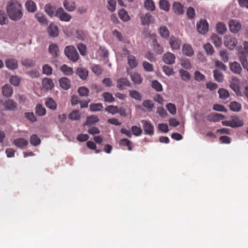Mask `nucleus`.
<instances>
[{"label":"nucleus","instance_id":"1","mask_svg":"<svg viewBox=\"0 0 248 248\" xmlns=\"http://www.w3.org/2000/svg\"><path fill=\"white\" fill-rule=\"evenodd\" d=\"M6 10L9 17L13 20H18L22 16L21 5L16 0L10 1Z\"/></svg>","mask_w":248,"mask_h":248},{"label":"nucleus","instance_id":"2","mask_svg":"<svg viewBox=\"0 0 248 248\" xmlns=\"http://www.w3.org/2000/svg\"><path fill=\"white\" fill-rule=\"evenodd\" d=\"M64 53L68 58L73 62H76L78 60V54L73 46H67L64 49Z\"/></svg>","mask_w":248,"mask_h":248},{"label":"nucleus","instance_id":"3","mask_svg":"<svg viewBox=\"0 0 248 248\" xmlns=\"http://www.w3.org/2000/svg\"><path fill=\"white\" fill-rule=\"evenodd\" d=\"M123 51L125 55H127V63L129 67L133 69L136 67L138 65V61L136 58L132 55L130 54V52L126 48H123Z\"/></svg>","mask_w":248,"mask_h":248},{"label":"nucleus","instance_id":"4","mask_svg":"<svg viewBox=\"0 0 248 248\" xmlns=\"http://www.w3.org/2000/svg\"><path fill=\"white\" fill-rule=\"evenodd\" d=\"M144 133L145 135L152 136L154 134V127L151 123L146 120H142Z\"/></svg>","mask_w":248,"mask_h":248},{"label":"nucleus","instance_id":"5","mask_svg":"<svg viewBox=\"0 0 248 248\" xmlns=\"http://www.w3.org/2000/svg\"><path fill=\"white\" fill-rule=\"evenodd\" d=\"M237 44V39L231 35L226 36L224 38V45L230 49H233Z\"/></svg>","mask_w":248,"mask_h":248},{"label":"nucleus","instance_id":"6","mask_svg":"<svg viewBox=\"0 0 248 248\" xmlns=\"http://www.w3.org/2000/svg\"><path fill=\"white\" fill-rule=\"evenodd\" d=\"M55 15L62 21L68 22L71 19V16L64 12V10L62 8H59L58 9Z\"/></svg>","mask_w":248,"mask_h":248},{"label":"nucleus","instance_id":"7","mask_svg":"<svg viewBox=\"0 0 248 248\" xmlns=\"http://www.w3.org/2000/svg\"><path fill=\"white\" fill-rule=\"evenodd\" d=\"M198 32L201 34H205L208 31V24L206 20L201 19L197 23Z\"/></svg>","mask_w":248,"mask_h":248},{"label":"nucleus","instance_id":"8","mask_svg":"<svg viewBox=\"0 0 248 248\" xmlns=\"http://www.w3.org/2000/svg\"><path fill=\"white\" fill-rule=\"evenodd\" d=\"M229 25L230 31L234 33L238 32L241 28V25L240 23L238 21L236 20H230Z\"/></svg>","mask_w":248,"mask_h":248},{"label":"nucleus","instance_id":"9","mask_svg":"<svg viewBox=\"0 0 248 248\" xmlns=\"http://www.w3.org/2000/svg\"><path fill=\"white\" fill-rule=\"evenodd\" d=\"M172 10L178 16L182 15L184 13V6L180 2L173 3Z\"/></svg>","mask_w":248,"mask_h":248},{"label":"nucleus","instance_id":"10","mask_svg":"<svg viewBox=\"0 0 248 248\" xmlns=\"http://www.w3.org/2000/svg\"><path fill=\"white\" fill-rule=\"evenodd\" d=\"M117 82V87L121 90L124 89L126 87H130L131 85L130 81L126 78L118 79Z\"/></svg>","mask_w":248,"mask_h":248},{"label":"nucleus","instance_id":"11","mask_svg":"<svg viewBox=\"0 0 248 248\" xmlns=\"http://www.w3.org/2000/svg\"><path fill=\"white\" fill-rule=\"evenodd\" d=\"M47 32L50 36L56 37L59 35V30L58 27L53 23H51L48 28Z\"/></svg>","mask_w":248,"mask_h":248},{"label":"nucleus","instance_id":"12","mask_svg":"<svg viewBox=\"0 0 248 248\" xmlns=\"http://www.w3.org/2000/svg\"><path fill=\"white\" fill-rule=\"evenodd\" d=\"M231 120L232 128L241 127L244 125L243 120L236 115L232 116Z\"/></svg>","mask_w":248,"mask_h":248},{"label":"nucleus","instance_id":"13","mask_svg":"<svg viewBox=\"0 0 248 248\" xmlns=\"http://www.w3.org/2000/svg\"><path fill=\"white\" fill-rule=\"evenodd\" d=\"M175 56L171 53L168 52L163 56V62L168 64H172L175 62Z\"/></svg>","mask_w":248,"mask_h":248},{"label":"nucleus","instance_id":"14","mask_svg":"<svg viewBox=\"0 0 248 248\" xmlns=\"http://www.w3.org/2000/svg\"><path fill=\"white\" fill-rule=\"evenodd\" d=\"M3 106L5 109L8 110H15L16 109L17 105L16 102L11 99H8L3 102Z\"/></svg>","mask_w":248,"mask_h":248},{"label":"nucleus","instance_id":"15","mask_svg":"<svg viewBox=\"0 0 248 248\" xmlns=\"http://www.w3.org/2000/svg\"><path fill=\"white\" fill-rule=\"evenodd\" d=\"M28 143V140L23 138L15 139L13 141V144L17 147L20 148L26 147Z\"/></svg>","mask_w":248,"mask_h":248},{"label":"nucleus","instance_id":"16","mask_svg":"<svg viewBox=\"0 0 248 248\" xmlns=\"http://www.w3.org/2000/svg\"><path fill=\"white\" fill-rule=\"evenodd\" d=\"M6 67L11 70H15L17 68V61L14 59H8L5 61Z\"/></svg>","mask_w":248,"mask_h":248},{"label":"nucleus","instance_id":"17","mask_svg":"<svg viewBox=\"0 0 248 248\" xmlns=\"http://www.w3.org/2000/svg\"><path fill=\"white\" fill-rule=\"evenodd\" d=\"M59 84L60 87L63 90H68L70 87V81L66 77L61 78L59 79Z\"/></svg>","mask_w":248,"mask_h":248},{"label":"nucleus","instance_id":"18","mask_svg":"<svg viewBox=\"0 0 248 248\" xmlns=\"http://www.w3.org/2000/svg\"><path fill=\"white\" fill-rule=\"evenodd\" d=\"M225 118V116L224 115L219 113H214L209 115L207 117V119L209 121L214 122H218Z\"/></svg>","mask_w":248,"mask_h":248},{"label":"nucleus","instance_id":"19","mask_svg":"<svg viewBox=\"0 0 248 248\" xmlns=\"http://www.w3.org/2000/svg\"><path fill=\"white\" fill-rule=\"evenodd\" d=\"M170 45L172 49H178L180 47V41L177 38L171 36L170 39Z\"/></svg>","mask_w":248,"mask_h":248},{"label":"nucleus","instance_id":"20","mask_svg":"<svg viewBox=\"0 0 248 248\" xmlns=\"http://www.w3.org/2000/svg\"><path fill=\"white\" fill-rule=\"evenodd\" d=\"M230 69L234 73L240 74L242 71L240 64L237 62L230 63Z\"/></svg>","mask_w":248,"mask_h":248},{"label":"nucleus","instance_id":"21","mask_svg":"<svg viewBox=\"0 0 248 248\" xmlns=\"http://www.w3.org/2000/svg\"><path fill=\"white\" fill-rule=\"evenodd\" d=\"M131 80L136 84H140L142 81L140 75L137 72L132 73L130 74Z\"/></svg>","mask_w":248,"mask_h":248},{"label":"nucleus","instance_id":"22","mask_svg":"<svg viewBox=\"0 0 248 248\" xmlns=\"http://www.w3.org/2000/svg\"><path fill=\"white\" fill-rule=\"evenodd\" d=\"M49 52L54 57H57L59 55V50L56 44H51L48 48Z\"/></svg>","mask_w":248,"mask_h":248},{"label":"nucleus","instance_id":"23","mask_svg":"<svg viewBox=\"0 0 248 248\" xmlns=\"http://www.w3.org/2000/svg\"><path fill=\"white\" fill-rule=\"evenodd\" d=\"M43 87L46 89L50 90L54 87V84L51 79L49 78H44L42 80Z\"/></svg>","mask_w":248,"mask_h":248},{"label":"nucleus","instance_id":"24","mask_svg":"<svg viewBox=\"0 0 248 248\" xmlns=\"http://www.w3.org/2000/svg\"><path fill=\"white\" fill-rule=\"evenodd\" d=\"M99 121V119L97 116L92 115L87 117L86 121L84 124L90 126L98 122Z\"/></svg>","mask_w":248,"mask_h":248},{"label":"nucleus","instance_id":"25","mask_svg":"<svg viewBox=\"0 0 248 248\" xmlns=\"http://www.w3.org/2000/svg\"><path fill=\"white\" fill-rule=\"evenodd\" d=\"M76 73L82 80L86 79L88 75V72L87 70L82 67L78 68Z\"/></svg>","mask_w":248,"mask_h":248},{"label":"nucleus","instance_id":"26","mask_svg":"<svg viewBox=\"0 0 248 248\" xmlns=\"http://www.w3.org/2000/svg\"><path fill=\"white\" fill-rule=\"evenodd\" d=\"M159 7L160 9L168 12L170 9V3L168 0H159Z\"/></svg>","mask_w":248,"mask_h":248},{"label":"nucleus","instance_id":"27","mask_svg":"<svg viewBox=\"0 0 248 248\" xmlns=\"http://www.w3.org/2000/svg\"><path fill=\"white\" fill-rule=\"evenodd\" d=\"M183 53L188 56H191L194 53L193 50L191 46L189 45H184L182 48Z\"/></svg>","mask_w":248,"mask_h":248},{"label":"nucleus","instance_id":"28","mask_svg":"<svg viewBox=\"0 0 248 248\" xmlns=\"http://www.w3.org/2000/svg\"><path fill=\"white\" fill-rule=\"evenodd\" d=\"M27 11L29 12H34L36 10V4L32 0H28L25 3Z\"/></svg>","mask_w":248,"mask_h":248},{"label":"nucleus","instance_id":"29","mask_svg":"<svg viewBox=\"0 0 248 248\" xmlns=\"http://www.w3.org/2000/svg\"><path fill=\"white\" fill-rule=\"evenodd\" d=\"M61 71L66 76H70L73 74V69L68 66L66 64H63L60 68Z\"/></svg>","mask_w":248,"mask_h":248},{"label":"nucleus","instance_id":"30","mask_svg":"<svg viewBox=\"0 0 248 248\" xmlns=\"http://www.w3.org/2000/svg\"><path fill=\"white\" fill-rule=\"evenodd\" d=\"M3 95L9 97L13 93L12 88L9 85H5L2 88Z\"/></svg>","mask_w":248,"mask_h":248},{"label":"nucleus","instance_id":"31","mask_svg":"<svg viewBox=\"0 0 248 248\" xmlns=\"http://www.w3.org/2000/svg\"><path fill=\"white\" fill-rule=\"evenodd\" d=\"M152 16L149 13L141 16V21L143 25H148L151 22Z\"/></svg>","mask_w":248,"mask_h":248},{"label":"nucleus","instance_id":"32","mask_svg":"<svg viewBox=\"0 0 248 248\" xmlns=\"http://www.w3.org/2000/svg\"><path fill=\"white\" fill-rule=\"evenodd\" d=\"M119 144L122 146H127L129 151L132 150V142L127 139H122L119 141Z\"/></svg>","mask_w":248,"mask_h":248},{"label":"nucleus","instance_id":"33","mask_svg":"<svg viewBox=\"0 0 248 248\" xmlns=\"http://www.w3.org/2000/svg\"><path fill=\"white\" fill-rule=\"evenodd\" d=\"M118 15L119 17L124 21H127L130 20V16L127 12L123 9L119 11Z\"/></svg>","mask_w":248,"mask_h":248},{"label":"nucleus","instance_id":"34","mask_svg":"<svg viewBox=\"0 0 248 248\" xmlns=\"http://www.w3.org/2000/svg\"><path fill=\"white\" fill-rule=\"evenodd\" d=\"M216 30L218 33L223 34L226 32L227 28L224 23L219 22L216 25Z\"/></svg>","mask_w":248,"mask_h":248},{"label":"nucleus","instance_id":"35","mask_svg":"<svg viewBox=\"0 0 248 248\" xmlns=\"http://www.w3.org/2000/svg\"><path fill=\"white\" fill-rule=\"evenodd\" d=\"M46 106L52 110H55L57 108V105L55 101L51 98H49L45 103Z\"/></svg>","mask_w":248,"mask_h":248},{"label":"nucleus","instance_id":"36","mask_svg":"<svg viewBox=\"0 0 248 248\" xmlns=\"http://www.w3.org/2000/svg\"><path fill=\"white\" fill-rule=\"evenodd\" d=\"M63 6L66 10L68 11H73L75 9V4L74 2L65 0L63 2Z\"/></svg>","mask_w":248,"mask_h":248},{"label":"nucleus","instance_id":"37","mask_svg":"<svg viewBox=\"0 0 248 248\" xmlns=\"http://www.w3.org/2000/svg\"><path fill=\"white\" fill-rule=\"evenodd\" d=\"M218 93L219 94V98L222 99H226L230 96L229 92L223 88L219 89Z\"/></svg>","mask_w":248,"mask_h":248},{"label":"nucleus","instance_id":"38","mask_svg":"<svg viewBox=\"0 0 248 248\" xmlns=\"http://www.w3.org/2000/svg\"><path fill=\"white\" fill-rule=\"evenodd\" d=\"M35 113L38 116H43L46 114V110L42 105L39 104L35 108Z\"/></svg>","mask_w":248,"mask_h":248},{"label":"nucleus","instance_id":"39","mask_svg":"<svg viewBox=\"0 0 248 248\" xmlns=\"http://www.w3.org/2000/svg\"><path fill=\"white\" fill-rule=\"evenodd\" d=\"M230 108L233 111L238 112L241 108V105L239 103L233 101L230 103L229 105Z\"/></svg>","mask_w":248,"mask_h":248},{"label":"nucleus","instance_id":"40","mask_svg":"<svg viewBox=\"0 0 248 248\" xmlns=\"http://www.w3.org/2000/svg\"><path fill=\"white\" fill-rule=\"evenodd\" d=\"M212 42L216 46H219L222 44V39L216 34L211 36Z\"/></svg>","mask_w":248,"mask_h":248},{"label":"nucleus","instance_id":"41","mask_svg":"<svg viewBox=\"0 0 248 248\" xmlns=\"http://www.w3.org/2000/svg\"><path fill=\"white\" fill-rule=\"evenodd\" d=\"M90 110L93 112L101 111L103 108V106L101 103H95L90 105Z\"/></svg>","mask_w":248,"mask_h":248},{"label":"nucleus","instance_id":"42","mask_svg":"<svg viewBox=\"0 0 248 248\" xmlns=\"http://www.w3.org/2000/svg\"><path fill=\"white\" fill-rule=\"evenodd\" d=\"M144 7L148 10L154 11L155 9V5L153 0H146L144 3Z\"/></svg>","mask_w":248,"mask_h":248},{"label":"nucleus","instance_id":"43","mask_svg":"<svg viewBox=\"0 0 248 248\" xmlns=\"http://www.w3.org/2000/svg\"><path fill=\"white\" fill-rule=\"evenodd\" d=\"M129 94L131 98L136 100H140L141 99V94L136 90H129Z\"/></svg>","mask_w":248,"mask_h":248},{"label":"nucleus","instance_id":"44","mask_svg":"<svg viewBox=\"0 0 248 248\" xmlns=\"http://www.w3.org/2000/svg\"><path fill=\"white\" fill-rule=\"evenodd\" d=\"M142 105L149 111H151L154 107V104L150 100H144L142 102Z\"/></svg>","mask_w":248,"mask_h":248},{"label":"nucleus","instance_id":"45","mask_svg":"<svg viewBox=\"0 0 248 248\" xmlns=\"http://www.w3.org/2000/svg\"><path fill=\"white\" fill-rule=\"evenodd\" d=\"M179 73L181 78L184 81H188L190 79V75L189 73L183 69L179 70Z\"/></svg>","mask_w":248,"mask_h":248},{"label":"nucleus","instance_id":"46","mask_svg":"<svg viewBox=\"0 0 248 248\" xmlns=\"http://www.w3.org/2000/svg\"><path fill=\"white\" fill-rule=\"evenodd\" d=\"M102 96L104 99L105 102L112 103L113 102L115 99L113 96L112 94L108 92H105L103 93Z\"/></svg>","mask_w":248,"mask_h":248},{"label":"nucleus","instance_id":"47","mask_svg":"<svg viewBox=\"0 0 248 248\" xmlns=\"http://www.w3.org/2000/svg\"><path fill=\"white\" fill-rule=\"evenodd\" d=\"M214 77L215 80L218 82H221L223 80V75L218 70H215L213 72Z\"/></svg>","mask_w":248,"mask_h":248},{"label":"nucleus","instance_id":"48","mask_svg":"<svg viewBox=\"0 0 248 248\" xmlns=\"http://www.w3.org/2000/svg\"><path fill=\"white\" fill-rule=\"evenodd\" d=\"M30 142L32 145L36 146L40 144L41 140L37 135L33 134L31 137Z\"/></svg>","mask_w":248,"mask_h":248},{"label":"nucleus","instance_id":"49","mask_svg":"<svg viewBox=\"0 0 248 248\" xmlns=\"http://www.w3.org/2000/svg\"><path fill=\"white\" fill-rule=\"evenodd\" d=\"M80 118V114L77 110H73L69 115V118L71 120H78Z\"/></svg>","mask_w":248,"mask_h":248},{"label":"nucleus","instance_id":"50","mask_svg":"<svg viewBox=\"0 0 248 248\" xmlns=\"http://www.w3.org/2000/svg\"><path fill=\"white\" fill-rule=\"evenodd\" d=\"M230 87L236 93L237 95H242L238 83L235 82H232L230 85Z\"/></svg>","mask_w":248,"mask_h":248},{"label":"nucleus","instance_id":"51","mask_svg":"<svg viewBox=\"0 0 248 248\" xmlns=\"http://www.w3.org/2000/svg\"><path fill=\"white\" fill-rule=\"evenodd\" d=\"M159 33L162 37L165 38H168L170 34L169 31L165 26L161 27L160 28Z\"/></svg>","mask_w":248,"mask_h":248},{"label":"nucleus","instance_id":"52","mask_svg":"<svg viewBox=\"0 0 248 248\" xmlns=\"http://www.w3.org/2000/svg\"><path fill=\"white\" fill-rule=\"evenodd\" d=\"M186 15L187 18L189 19H192L195 17V11L194 9L192 7H189L187 8Z\"/></svg>","mask_w":248,"mask_h":248},{"label":"nucleus","instance_id":"53","mask_svg":"<svg viewBox=\"0 0 248 248\" xmlns=\"http://www.w3.org/2000/svg\"><path fill=\"white\" fill-rule=\"evenodd\" d=\"M105 110L110 113L114 114L118 113L119 108L117 106L110 105L105 108Z\"/></svg>","mask_w":248,"mask_h":248},{"label":"nucleus","instance_id":"54","mask_svg":"<svg viewBox=\"0 0 248 248\" xmlns=\"http://www.w3.org/2000/svg\"><path fill=\"white\" fill-rule=\"evenodd\" d=\"M131 132L136 136H140L142 132L141 128L136 125L132 126L131 128Z\"/></svg>","mask_w":248,"mask_h":248},{"label":"nucleus","instance_id":"55","mask_svg":"<svg viewBox=\"0 0 248 248\" xmlns=\"http://www.w3.org/2000/svg\"><path fill=\"white\" fill-rule=\"evenodd\" d=\"M203 48L207 55H212L214 52L212 46L209 43H206L203 46Z\"/></svg>","mask_w":248,"mask_h":248},{"label":"nucleus","instance_id":"56","mask_svg":"<svg viewBox=\"0 0 248 248\" xmlns=\"http://www.w3.org/2000/svg\"><path fill=\"white\" fill-rule=\"evenodd\" d=\"M35 17L40 23L43 24H47V19L42 13L36 14L35 15Z\"/></svg>","mask_w":248,"mask_h":248},{"label":"nucleus","instance_id":"57","mask_svg":"<svg viewBox=\"0 0 248 248\" xmlns=\"http://www.w3.org/2000/svg\"><path fill=\"white\" fill-rule=\"evenodd\" d=\"M154 49L155 51L159 54H161L163 52V49L157 42L156 40H155L154 42Z\"/></svg>","mask_w":248,"mask_h":248},{"label":"nucleus","instance_id":"58","mask_svg":"<svg viewBox=\"0 0 248 248\" xmlns=\"http://www.w3.org/2000/svg\"><path fill=\"white\" fill-rule=\"evenodd\" d=\"M166 108L169 112L172 114H175L176 113V108L174 104L172 103H168L166 105Z\"/></svg>","mask_w":248,"mask_h":248},{"label":"nucleus","instance_id":"59","mask_svg":"<svg viewBox=\"0 0 248 248\" xmlns=\"http://www.w3.org/2000/svg\"><path fill=\"white\" fill-rule=\"evenodd\" d=\"M43 74L47 76L50 75L52 73V68L48 64H45L43 66Z\"/></svg>","mask_w":248,"mask_h":248},{"label":"nucleus","instance_id":"60","mask_svg":"<svg viewBox=\"0 0 248 248\" xmlns=\"http://www.w3.org/2000/svg\"><path fill=\"white\" fill-rule=\"evenodd\" d=\"M194 79L197 81H203L205 79V76L198 71L194 73Z\"/></svg>","mask_w":248,"mask_h":248},{"label":"nucleus","instance_id":"61","mask_svg":"<svg viewBox=\"0 0 248 248\" xmlns=\"http://www.w3.org/2000/svg\"><path fill=\"white\" fill-rule=\"evenodd\" d=\"M152 87L157 92H161L162 91V86L161 84L156 80L152 81Z\"/></svg>","mask_w":248,"mask_h":248},{"label":"nucleus","instance_id":"62","mask_svg":"<svg viewBox=\"0 0 248 248\" xmlns=\"http://www.w3.org/2000/svg\"><path fill=\"white\" fill-rule=\"evenodd\" d=\"M78 93L81 96H86L88 95L89 90L86 87H81L78 88Z\"/></svg>","mask_w":248,"mask_h":248},{"label":"nucleus","instance_id":"63","mask_svg":"<svg viewBox=\"0 0 248 248\" xmlns=\"http://www.w3.org/2000/svg\"><path fill=\"white\" fill-rule=\"evenodd\" d=\"M10 81L12 85L17 86L19 85L20 79L17 76H13L11 77Z\"/></svg>","mask_w":248,"mask_h":248},{"label":"nucleus","instance_id":"64","mask_svg":"<svg viewBox=\"0 0 248 248\" xmlns=\"http://www.w3.org/2000/svg\"><path fill=\"white\" fill-rule=\"evenodd\" d=\"M162 70L167 76H170L174 74L173 70L171 67L164 65L162 67Z\"/></svg>","mask_w":248,"mask_h":248}]
</instances>
